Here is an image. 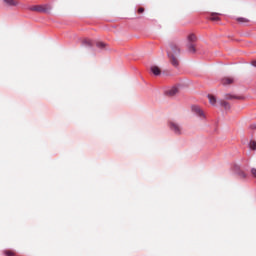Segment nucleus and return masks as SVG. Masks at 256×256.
I'll use <instances>...</instances> for the list:
<instances>
[{"label":"nucleus","mask_w":256,"mask_h":256,"mask_svg":"<svg viewBox=\"0 0 256 256\" xmlns=\"http://www.w3.org/2000/svg\"><path fill=\"white\" fill-rule=\"evenodd\" d=\"M168 57L172 65H179V55H181V47L177 44H170L168 46Z\"/></svg>","instance_id":"nucleus-1"},{"label":"nucleus","mask_w":256,"mask_h":256,"mask_svg":"<svg viewBox=\"0 0 256 256\" xmlns=\"http://www.w3.org/2000/svg\"><path fill=\"white\" fill-rule=\"evenodd\" d=\"M187 44L186 49L191 55H195L197 53V44L195 42L197 41V36L195 34H189L187 36Z\"/></svg>","instance_id":"nucleus-2"},{"label":"nucleus","mask_w":256,"mask_h":256,"mask_svg":"<svg viewBox=\"0 0 256 256\" xmlns=\"http://www.w3.org/2000/svg\"><path fill=\"white\" fill-rule=\"evenodd\" d=\"M150 71H151V73H153V75H160L161 73H171V68H168V67H166V66H164V67H159V66H157V65H152L151 67H150Z\"/></svg>","instance_id":"nucleus-3"},{"label":"nucleus","mask_w":256,"mask_h":256,"mask_svg":"<svg viewBox=\"0 0 256 256\" xmlns=\"http://www.w3.org/2000/svg\"><path fill=\"white\" fill-rule=\"evenodd\" d=\"M168 125H169V128H170V131H173V133L175 135H183V127H181L179 125V123L173 121V120H170L168 122Z\"/></svg>","instance_id":"nucleus-4"},{"label":"nucleus","mask_w":256,"mask_h":256,"mask_svg":"<svg viewBox=\"0 0 256 256\" xmlns=\"http://www.w3.org/2000/svg\"><path fill=\"white\" fill-rule=\"evenodd\" d=\"M179 93V86H173L165 91V95L168 97H175Z\"/></svg>","instance_id":"nucleus-5"},{"label":"nucleus","mask_w":256,"mask_h":256,"mask_svg":"<svg viewBox=\"0 0 256 256\" xmlns=\"http://www.w3.org/2000/svg\"><path fill=\"white\" fill-rule=\"evenodd\" d=\"M221 13L211 12L209 13L208 20L209 21H221Z\"/></svg>","instance_id":"nucleus-6"},{"label":"nucleus","mask_w":256,"mask_h":256,"mask_svg":"<svg viewBox=\"0 0 256 256\" xmlns=\"http://www.w3.org/2000/svg\"><path fill=\"white\" fill-rule=\"evenodd\" d=\"M192 111H193V113L198 115V117H205V113L199 106H192Z\"/></svg>","instance_id":"nucleus-7"},{"label":"nucleus","mask_w":256,"mask_h":256,"mask_svg":"<svg viewBox=\"0 0 256 256\" xmlns=\"http://www.w3.org/2000/svg\"><path fill=\"white\" fill-rule=\"evenodd\" d=\"M30 11H36L37 13H45V7L44 6H39V5H36V6H31L29 8Z\"/></svg>","instance_id":"nucleus-8"},{"label":"nucleus","mask_w":256,"mask_h":256,"mask_svg":"<svg viewBox=\"0 0 256 256\" xmlns=\"http://www.w3.org/2000/svg\"><path fill=\"white\" fill-rule=\"evenodd\" d=\"M4 3L8 7H17V5H19V1H17V0H4Z\"/></svg>","instance_id":"nucleus-9"},{"label":"nucleus","mask_w":256,"mask_h":256,"mask_svg":"<svg viewBox=\"0 0 256 256\" xmlns=\"http://www.w3.org/2000/svg\"><path fill=\"white\" fill-rule=\"evenodd\" d=\"M234 79L231 77H225L222 79L221 83L222 85H232V83H234Z\"/></svg>","instance_id":"nucleus-10"},{"label":"nucleus","mask_w":256,"mask_h":256,"mask_svg":"<svg viewBox=\"0 0 256 256\" xmlns=\"http://www.w3.org/2000/svg\"><path fill=\"white\" fill-rule=\"evenodd\" d=\"M82 44L84 47H93V41H91L90 39H84L82 41Z\"/></svg>","instance_id":"nucleus-11"},{"label":"nucleus","mask_w":256,"mask_h":256,"mask_svg":"<svg viewBox=\"0 0 256 256\" xmlns=\"http://www.w3.org/2000/svg\"><path fill=\"white\" fill-rule=\"evenodd\" d=\"M208 99H209V103L211 105H215V103H217V98H215V96H213L211 94L208 95Z\"/></svg>","instance_id":"nucleus-12"},{"label":"nucleus","mask_w":256,"mask_h":256,"mask_svg":"<svg viewBox=\"0 0 256 256\" xmlns=\"http://www.w3.org/2000/svg\"><path fill=\"white\" fill-rule=\"evenodd\" d=\"M236 21H237L238 23H249V19L243 18V17H238V18H236Z\"/></svg>","instance_id":"nucleus-13"},{"label":"nucleus","mask_w":256,"mask_h":256,"mask_svg":"<svg viewBox=\"0 0 256 256\" xmlns=\"http://www.w3.org/2000/svg\"><path fill=\"white\" fill-rule=\"evenodd\" d=\"M237 174L239 175V177H240L241 179H246V178H247V174H246L245 171H243V170H239V171L237 172Z\"/></svg>","instance_id":"nucleus-14"},{"label":"nucleus","mask_w":256,"mask_h":256,"mask_svg":"<svg viewBox=\"0 0 256 256\" xmlns=\"http://www.w3.org/2000/svg\"><path fill=\"white\" fill-rule=\"evenodd\" d=\"M96 47L98 49H105V47H107V44L103 43V42H97L96 43Z\"/></svg>","instance_id":"nucleus-15"},{"label":"nucleus","mask_w":256,"mask_h":256,"mask_svg":"<svg viewBox=\"0 0 256 256\" xmlns=\"http://www.w3.org/2000/svg\"><path fill=\"white\" fill-rule=\"evenodd\" d=\"M249 147L252 151H255L256 150V142L255 140H251L250 143H249Z\"/></svg>","instance_id":"nucleus-16"},{"label":"nucleus","mask_w":256,"mask_h":256,"mask_svg":"<svg viewBox=\"0 0 256 256\" xmlns=\"http://www.w3.org/2000/svg\"><path fill=\"white\" fill-rule=\"evenodd\" d=\"M220 105L222 106V107H224V109H229L230 108V106H229V102H227V101H221L220 102Z\"/></svg>","instance_id":"nucleus-17"},{"label":"nucleus","mask_w":256,"mask_h":256,"mask_svg":"<svg viewBox=\"0 0 256 256\" xmlns=\"http://www.w3.org/2000/svg\"><path fill=\"white\" fill-rule=\"evenodd\" d=\"M4 255H6V256H15V252L13 250H5Z\"/></svg>","instance_id":"nucleus-18"},{"label":"nucleus","mask_w":256,"mask_h":256,"mask_svg":"<svg viewBox=\"0 0 256 256\" xmlns=\"http://www.w3.org/2000/svg\"><path fill=\"white\" fill-rule=\"evenodd\" d=\"M251 175H252V177L256 178V169L255 168L251 169Z\"/></svg>","instance_id":"nucleus-19"},{"label":"nucleus","mask_w":256,"mask_h":256,"mask_svg":"<svg viewBox=\"0 0 256 256\" xmlns=\"http://www.w3.org/2000/svg\"><path fill=\"white\" fill-rule=\"evenodd\" d=\"M138 13H139V14L145 13V8L140 7V8L138 9Z\"/></svg>","instance_id":"nucleus-20"},{"label":"nucleus","mask_w":256,"mask_h":256,"mask_svg":"<svg viewBox=\"0 0 256 256\" xmlns=\"http://www.w3.org/2000/svg\"><path fill=\"white\" fill-rule=\"evenodd\" d=\"M250 64H251V65H256V60H252V61L250 62Z\"/></svg>","instance_id":"nucleus-21"},{"label":"nucleus","mask_w":256,"mask_h":256,"mask_svg":"<svg viewBox=\"0 0 256 256\" xmlns=\"http://www.w3.org/2000/svg\"><path fill=\"white\" fill-rule=\"evenodd\" d=\"M250 128H251V129H256V124H252V125L250 126Z\"/></svg>","instance_id":"nucleus-22"}]
</instances>
